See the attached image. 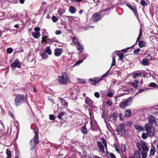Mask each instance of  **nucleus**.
Segmentation results:
<instances>
[{
  "label": "nucleus",
  "mask_w": 158,
  "mask_h": 158,
  "mask_svg": "<svg viewBox=\"0 0 158 158\" xmlns=\"http://www.w3.org/2000/svg\"><path fill=\"white\" fill-rule=\"evenodd\" d=\"M94 95L97 98H99L100 96L98 92H95L94 93Z\"/></svg>",
  "instance_id": "nucleus-56"
},
{
  "label": "nucleus",
  "mask_w": 158,
  "mask_h": 158,
  "mask_svg": "<svg viewBox=\"0 0 158 158\" xmlns=\"http://www.w3.org/2000/svg\"><path fill=\"white\" fill-rule=\"evenodd\" d=\"M6 154L7 156V157L6 158H11V152L10 150L9 149H7L6 151Z\"/></svg>",
  "instance_id": "nucleus-30"
},
{
  "label": "nucleus",
  "mask_w": 158,
  "mask_h": 158,
  "mask_svg": "<svg viewBox=\"0 0 158 158\" xmlns=\"http://www.w3.org/2000/svg\"><path fill=\"white\" fill-rule=\"evenodd\" d=\"M34 30L35 31V32H39L40 31V29L39 27H35Z\"/></svg>",
  "instance_id": "nucleus-54"
},
{
  "label": "nucleus",
  "mask_w": 158,
  "mask_h": 158,
  "mask_svg": "<svg viewBox=\"0 0 158 158\" xmlns=\"http://www.w3.org/2000/svg\"><path fill=\"white\" fill-rule=\"evenodd\" d=\"M149 86L150 87H157V85L154 83H151L149 84Z\"/></svg>",
  "instance_id": "nucleus-50"
},
{
  "label": "nucleus",
  "mask_w": 158,
  "mask_h": 158,
  "mask_svg": "<svg viewBox=\"0 0 158 158\" xmlns=\"http://www.w3.org/2000/svg\"><path fill=\"white\" fill-rule=\"evenodd\" d=\"M47 36L46 35H44L42 36V40H45L47 41V39H48L47 38Z\"/></svg>",
  "instance_id": "nucleus-63"
},
{
  "label": "nucleus",
  "mask_w": 158,
  "mask_h": 158,
  "mask_svg": "<svg viewBox=\"0 0 158 158\" xmlns=\"http://www.w3.org/2000/svg\"><path fill=\"white\" fill-rule=\"evenodd\" d=\"M118 114L116 113H114L112 114L109 117V120L112 122H115L116 121Z\"/></svg>",
  "instance_id": "nucleus-10"
},
{
  "label": "nucleus",
  "mask_w": 158,
  "mask_h": 158,
  "mask_svg": "<svg viewBox=\"0 0 158 158\" xmlns=\"http://www.w3.org/2000/svg\"><path fill=\"white\" fill-rule=\"evenodd\" d=\"M77 95L75 90H72L71 92V97L72 99L76 98Z\"/></svg>",
  "instance_id": "nucleus-21"
},
{
  "label": "nucleus",
  "mask_w": 158,
  "mask_h": 158,
  "mask_svg": "<svg viewBox=\"0 0 158 158\" xmlns=\"http://www.w3.org/2000/svg\"><path fill=\"white\" fill-rule=\"evenodd\" d=\"M46 6V3L45 2H43L42 3L40 8L42 9V10H43V9Z\"/></svg>",
  "instance_id": "nucleus-51"
},
{
  "label": "nucleus",
  "mask_w": 158,
  "mask_h": 158,
  "mask_svg": "<svg viewBox=\"0 0 158 158\" xmlns=\"http://www.w3.org/2000/svg\"><path fill=\"white\" fill-rule=\"evenodd\" d=\"M64 12V10L59 9L58 11V13L60 16H61L62 15Z\"/></svg>",
  "instance_id": "nucleus-46"
},
{
  "label": "nucleus",
  "mask_w": 158,
  "mask_h": 158,
  "mask_svg": "<svg viewBox=\"0 0 158 158\" xmlns=\"http://www.w3.org/2000/svg\"><path fill=\"white\" fill-rule=\"evenodd\" d=\"M113 94L111 92H108L107 95L108 97H112L113 96Z\"/></svg>",
  "instance_id": "nucleus-61"
},
{
  "label": "nucleus",
  "mask_w": 158,
  "mask_h": 158,
  "mask_svg": "<svg viewBox=\"0 0 158 158\" xmlns=\"http://www.w3.org/2000/svg\"><path fill=\"white\" fill-rule=\"evenodd\" d=\"M49 118L50 120H54L55 119V116L54 115L50 114L49 115Z\"/></svg>",
  "instance_id": "nucleus-53"
},
{
  "label": "nucleus",
  "mask_w": 158,
  "mask_h": 158,
  "mask_svg": "<svg viewBox=\"0 0 158 158\" xmlns=\"http://www.w3.org/2000/svg\"><path fill=\"white\" fill-rule=\"evenodd\" d=\"M85 102L86 104L90 106L92 105L93 103L92 100L88 97L85 98Z\"/></svg>",
  "instance_id": "nucleus-17"
},
{
  "label": "nucleus",
  "mask_w": 158,
  "mask_h": 158,
  "mask_svg": "<svg viewBox=\"0 0 158 158\" xmlns=\"http://www.w3.org/2000/svg\"><path fill=\"white\" fill-rule=\"evenodd\" d=\"M140 51V49L138 48L137 49H136L134 51V53L135 54H137Z\"/></svg>",
  "instance_id": "nucleus-58"
},
{
  "label": "nucleus",
  "mask_w": 158,
  "mask_h": 158,
  "mask_svg": "<svg viewBox=\"0 0 158 158\" xmlns=\"http://www.w3.org/2000/svg\"><path fill=\"white\" fill-rule=\"evenodd\" d=\"M110 156L111 158H116L115 155L112 153H110Z\"/></svg>",
  "instance_id": "nucleus-59"
},
{
  "label": "nucleus",
  "mask_w": 158,
  "mask_h": 158,
  "mask_svg": "<svg viewBox=\"0 0 158 158\" xmlns=\"http://www.w3.org/2000/svg\"><path fill=\"white\" fill-rule=\"evenodd\" d=\"M98 127V124L95 121L91 122V128L92 130L94 131L97 129Z\"/></svg>",
  "instance_id": "nucleus-16"
},
{
  "label": "nucleus",
  "mask_w": 158,
  "mask_h": 158,
  "mask_svg": "<svg viewBox=\"0 0 158 158\" xmlns=\"http://www.w3.org/2000/svg\"><path fill=\"white\" fill-rule=\"evenodd\" d=\"M34 132L35 133V136L32 139L30 142V144L32 147L31 149L34 148L39 143V132L38 129L37 127H35L34 129Z\"/></svg>",
  "instance_id": "nucleus-1"
},
{
  "label": "nucleus",
  "mask_w": 158,
  "mask_h": 158,
  "mask_svg": "<svg viewBox=\"0 0 158 158\" xmlns=\"http://www.w3.org/2000/svg\"><path fill=\"white\" fill-rule=\"evenodd\" d=\"M156 152V149L155 147L153 144L151 145V148L150 151V154L151 155L153 156L154 155Z\"/></svg>",
  "instance_id": "nucleus-20"
},
{
  "label": "nucleus",
  "mask_w": 158,
  "mask_h": 158,
  "mask_svg": "<svg viewBox=\"0 0 158 158\" xmlns=\"http://www.w3.org/2000/svg\"><path fill=\"white\" fill-rule=\"evenodd\" d=\"M13 50L11 48H9L7 49L6 52L8 54H10L13 52Z\"/></svg>",
  "instance_id": "nucleus-42"
},
{
  "label": "nucleus",
  "mask_w": 158,
  "mask_h": 158,
  "mask_svg": "<svg viewBox=\"0 0 158 158\" xmlns=\"http://www.w3.org/2000/svg\"><path fill=\"white\" fill-rule=\"evenodd\" d=\"M46 6V3L45 2H43L42 3L40 8L42 9V10H43V9Z\"/></svg>",
  "instance_id": "nucleus-52"
},
{
  "label": "nucleus",
  "mask_w": 158,
  "mask_h": 158,
  "mask_svg": "<svg viewBox=\"0 0 158 158\" xmlns=\"http://www.w3.org/2000/svg\"><path fill=\"white\" fill-rule=\"evenodd\" d=\"M62 50L61 48H57L55 49L54 55L57 56H60L62 53Z\"/></svg>",
  "instance_id": "nucleus-15"
},
{
  "label": "nucleus",
  "mask_w": 158,
  "mask_h": 158,
  "mask_svg": "<svg viewBox=\"0 0 158 158\" xmlns=\"http://www.w3.org/2000/svg\"><path fill=\"white\" fill-rule=\"evenodd\" d=\"M71 1H72L73 2H81L83 1V0H70Z\"/></svg>",
  "instance_id": "nucleus-62"
},
{
  "label": "nucleus",
  "mask_w": 158,
  "mask_h": 158,
  "mask_svg": "<svg viewBox=\"0 0 158 158\" xmlns=\"http://www.w3.org/2000/svg\"><path fill=\"white\" fill-rule=\"evenodd\" d=\"M61 33V32L60 30H57L55 31V34L57 35H59Z\"/></svg>",
  "instance_id": "nucleus-60"
},
{
  "label": "nucleus",
  "mask_w": 158,
  "mask_h": 158,
  "mask_svg": "<svg viewBox=\"0 0 158 158\" xmlns=\"http://www.w3.org/2000/svg\"><path fill=\"white\" fill-rule=\"evenodd\" d=\"M43 59H46L48 57V55L46 54L45 52H42L41 55Z\"/></svg>",
  "instance_id": "nucleus-33"
},
{
  "label": "nucleus",
  "mask_w": 158,
  "mask_h": 158,
  "mask_svg": "<svg viewBox=\"0 0 158 158\" xmlns=\"http://www.w3.org/2000/svg\"><path fill=\"white\" fill-rule=\"evenodd\" d=\"M45 51L46 53H47L49 55H50L52 54V52L50 48L49 47H46Z\"/></svg>",
  "instance_id": "nucleus-35"
},
{
  "label": "nucleus",
  "mask_w": 158,
  "mask_h": 158,
  "mask_svg": "<svg viewBox=\"0 0 158 158\" xmlns=\"http://www.w3.org/2000/svg\"><path fill=\"white\" fill-rule=\"evenodd\" d=\"M139 83V81L138 80H135L132 82L131 84L133 87L135 88H137L138 86V83Z\"/></svg>",
  "instance_id": "nucleus-24"
},
{
  "label": "nucleus",
  "mask_w": 158,
  "mask_h": 158,
  "mask_svg": "<svg viewBox=\"0 0 158 158\" xmlns=\"http://www.w3.org/2000/svg\"><path fill=\"white\" fill-rule=\"evenodd\" d=\"M109 73V71L108 70L107 72L105 74L102 75L100 78L95 77L93 79L90 78L89 81L91 82V84L93 85H96L101 80H103L104 78L108 75V74Z\"/></svg>",
  "instance_id": "nucleus-5"
},
{
  "label": "nucleus",
  "mask_w": 158,
  "mask_h": 158,
  "mask_svg": "<svg viewBox=\"0 0 158 158\" xmlns=\"http://www.w3.org/2000/svg\"><path fill=\"white\" fill-rule=\"evenodd\" d=\"M11 66L13 68L17 67L18 68L21 67V65L18 60H16L11 64Z\"/></svg>",
  "instance_id": "nucleus-14"
},
{
  "label": "nucleus",
  "mask_w": 158,
  "mask_h": 158,
  "mask_svg": "<svg viewBox=\"0 0 158 158\" xmlns=\"http://www.w3.org/2000/svg\"><path fill=\"white\" fill-rule=\"evenodd\" d=\"M120 150L122 153L124 154V153H126V148L125 145L123 144H121L120 145Z\"/></svg>",
  "instance_id": "nucleus-18"
},
{
  "label": "nucleus",
  "mask_w": 158,
  "mask_h": 158,
  "mask_svg": "<svg viewBox=\"0 0 158 158\" xmlns=\"http://www.w3.org/2000/svg\"><path fill=\"white\" fill-rule=\"evenodd\" d=\"M31 34L33 37L36 39L39 38L41 35V34L40 32H31Z\"/></svg>",
  "instance_id": "nucleus-19"
},
{
  "label": "nucleus",
  "mask_w": 158,
  "mask_h": 158,
  "mask_svg": "<svg viewBox=\"0 0 158 158\" xmlns=\"http://www.w3.org/2000/svg\"><path fill=\"white\" fill-rule=\"evenodd\" d=\"M93 21L94 22H96L102 19V16L98 13H94L92 16Z\"/></svg>",
  "instance_id": "nucleus-9"
},
{
  "label": "nucleus",
  "mask_w": 158,
  "mask_h": 158,
  "mask_svg": "<svg viewBox=\"0 0 158 158\" xmlns=\"http://www.w3.org/2000/svg\"><path fill=\"white\" fill-rule=\"evenodd\" d=\"M4 13L3 12H0V20L3 19L5 18Z\"/></svg>",
  "instance_id": "nucleus-48"
},
{
  "label": "nucleus",
  "mask_w": 158,
  "mask_h": 158,
  "mask_svg": "<svg viewBox=\"0 0 158 158\" xmlns=\"http://www.w3.org/2000/svg\"><path fill=\"white\" fill-rule=\"evenodd\" d=\"M58 80L60 83L62 84H67L69 81L67 73L65 72L63 73L61 76L58 77Z\"/></svg>",
  "instance_id": "nucleus-6"
},
{
  "label": "nucleus",
  "mask_w": 158,
  "mask_h": 158,
  "mask_svg": "<svg viewBox=\"0 0 158 158\" xmlns=\"http://www.w3.org/2000/svg\"><path fill=\"white\" fill-rule=\"evenodd\" d=\"M83 61V60H79L78 61H77L75 64L74 65V66H75L76 65H78V64H80L81 63H82Z\"/></svg>",
  "instance_id": "nucleus-57"
},
{
  "label": "nucleus",
  "mask_w": 158,
  "mask_h": 158,
  "mask_svg": "<svg viewBox=\"0 0 158 158\" xmlns=\"http://www.w3.org/2000/svg\"><path fill=\"white\" fill-rule=\"evenodd\" d=\"M126 113L125 116H129L131 115V110L130 109H127L126 111Z\"/></svg>",
  "instance_id": "nucleus-29"
},
{
  "label": "nucleus",
  "mask_w": 158,
  "mask_h": 158,
  "mask_svg": "<svg viewBox=\"0 0 158 158\" xmlns=\"http://www.w3.org/2000/svg\"><path fill=\"white\" fill-rule=\"evenodd\" d=\"M13 17L15 18V21H17L18 20V14L16 13L15 14H14L13 15Z\"/></svg>",
  "instance_id": "nucleus-55"
},
{
  "label": "nucleus",
  "mask_w": 158,
  "mask_h": 158,
  "mask_svg": "<svg viewBox=\"0 0 158 158\" xmlns=\"http://www.w3.org/2000/svg\"><path fill=\"white\" fill-rule=\"evenodd\" d=\"M65 113L64 112L60 113L58 115V118L60 119H62V117L63 116Z\"/></svg>",
  "instance_id": "nucleus-37"
},
{
  "label": "nucleus",
  "mask_w": 158,
  "mask_h": 158,
  "mask_svg": "<svg viewBox=\"0 0 158 158\" xmlns=\"http://www.w3.org/2000/svg\"><path fill=\"white\" fill-rule=\"evenodd\" d=\"M81 131L84 135H86L87 134V129L85 126L81 129Z\"/></svg>",
  "instance_id": "nucleus-31"
},
{
  "label": "nucleus",
  "mask_w": 158,
  "mask_h": 158,
  "mask_svg": "<svg viewBox=\"0 0 158 158\" xmlns=\"http://www.w3.org/2000/svg\"><path fill=\"white\" fill-rule=\"evenodd\" d=\"M140 4L144 6L147 5V3L144 0H141V1Z\"/></svg>",
  "instance_id": "nucleus-45"
},
{
  "label": "nucleus",
  "mask_w": 158,
  "mask_h": 158,
  "mask_svg": "<svg viewBox=\"0 0 158 158\" xmlns=\"http://www.w3.org/2000/svg\"><path fill=\"white\" fill-rule=\"evenodd\" d=\"M137 146L138 149L139 150H143V151H148V150L145 143L143 141H140V142L137 143Z\"/></svg>",
  "instance_id": "nucleus-7"
},
{
  "label": "nucleus",
  "mask_w": 158,
  "mask_h": 158,
  "mask_svg": "<svg viewBox=\"0 0 158 158\" xmlns=\"http://www.w3.org/2000/svg\"><path fill=\"white\" fill-rule=\"evenodd\" d=\"M126 5L133 12L135 16L137 15V11L136 10V8L135 6L129 4H127Z\"/></svg>",
  "instance_id": "nucleus-11"
},
{
  "label": "nucleus",
  "mask_w": 158,
  "mask_h": 158,
  "mask_svg": "<svg viewBox=\"0 0 158 158\" xmlns=\"http://www.w3.org/2000/svg\"><path fill=\"white\" fill-rule=\"evenodd\" d=\"M73 41L74 43L77 44H80L78 39H77L75 37H73Z\"/></svg>",
  "instance_id": "nucleus-41"
},
{
  "label": "nucleus",
  "mask_w": 158,
  "mask_h": 158,
  "mask_svg": "<svg viewBox=\"0 0 158 158\" xmlns=\"http://www.w3.org/2000/svg\"><path fill=\"white\" fill-rule=\"evenodd\" d=\"M146 43L143 41H139V46L140 48H142L145 46Z\"/></svg>",
  "instance_id": "nucleus-26"
},
{
  "label": "nucleus",
  "mask_w": 158,
  "mask_h": 158,
  "mask_svg": "<svg viewBox=\"0 0 158 158\" xmlns=\"http://www.w3.org/2000/svg\"><path fill=\"white\" fill-rule=\"evenodd\" d=\"M52 21L54 23L56 22L58 20V19L54 15L52 17Z\"/></svg>",
  "instance_id": "nucleus-44"
},
{
  "label": "nucleus",
  "mask_w": 158,
  "mask_h": 158,
  "mask_svg": "<svg viewBox=\"0 0 158 158\" xmlns=\"http://www.w3.org/2000/svg\"><path fill=\"white\" fill-rule=\"evenodd\" d=\"M59 99L61 105L63 106L64 108H66L67 107L68 103L63 98H59Z\"/></svg>",
  "instance_id": "nucleus-13"
},
{
  "label": "nucleus",
  "mask_w": 158,
  "mask_h": 158,
  "mask_svg": "<svg viewBox=\"0 0 158 158\" xmlns=\"http://www.w3.org/2000/svg\"><path fill=\"white\" fill-rule=\"evenodd\" d=\"M101 139L102 141V143L99 141H97V144L98 148L102 152L104 153L105 152L104 150L105 148L107 150V144L105 139L104 138H102Z\"/></svg>",
  "instance_id": "nucleus-4"
},
{
  "label": "nucleus",
  "mask_w": 158,
  "mask_h": 158,
  "mask_svg": "<svg viewBox=\"0 0 158 158\" xmlns=\"http://www.w3.org/2000/svg\"><path fill=\"white\" fill-rule=\"evenodd\" d=\"M77 47L78 50L80 51V52H82V50H83V47L81 44H78Z\"/></svg>",
  "instance_id": "nucleus-25"
},
{
  "label": "nucleus",
  "mask_w": 158,
  "mask_h": 158,
  "mask_svg": "<svg viewBox=\"0 0 158 158\" xmlns=\"http://www.w3.org/2000/svg\"><path fill=\"white\" fill-rule=\"evenodd\" d=\"M76 10L73 6H70L69 8V11L72 14H74L76 12Z\"/></svg>",
  "instance_id": "nucleus-23"
},
{
  "label": "nucleus",
  "mask_w": 158,
  "mask_h": 158,
  "mask_svg": "<svg viewBox=\"0 0 158 158\" xmlns=\"http://www.w3.org/2000/svg\"><path fill=\"white\" fill-rule=\"evenodd\" d=\"M135 128L138 131H144V129L141 126L139 125H136L135 126Z\"/></svg>",
  "instance_id": "nucleus-22"
},
{
  "label": "nucleus",
  "mask_w": 158,
  "mask_h": 158,
  "mask_svg": "<svg viewBox=\"0 0 158 158\" xmlns=\"http://www.w3.org/2000/svg\"><path fill=\"white\" fill-rule=\"evenodd\" d=\"M132 101V98L130 97L127 99L121 102L120 105L121 107L123 108L131 104Z\"/></svg>",
  "instance_id": "nucleus-8"
},
{
  "label": "nucleus",
  "mask_w": 158,
  "mask_h": 158,
  "mask_svg": "<svg viewBox=\"0 0 158 158\" xmlns=\"http://www.w3.org/2000/svg\"><path fill=\"white\" fill-rule=\"evenodd\" d=\"M148 151H144L142 152V157L143 158H146L147 156V152Z\"/></svg>",
  "instance_id": "nucleus-38"
},
{
  "label": "nucleus",
  "mask_w": 158,
  "mask_h": 158,
  "mask_svg": "<svg viewBox=\"0 0 158 158\" xmlns=\"http://www.w3.org/2000/svg\"><path fill=\"white\" fill-rule=\"evenodd\" d=\"M116 151L119 154H121L122 153L121 150H120L118 148H115Z\"/></svg>",
  "instance_id": "nucleus-64"
},
{
  "label": "nucleus",
  "mask_w": 158,
  "mask_h": 158,
  "mask_svg": "<svg viewBox=\"0 0 158 158\" xmlns=\"http://www.w3.org/2000/svg\"><path fill=\"white\" fill-rule=\"evenodd\" d=\"M142 63L144 65L148 66L149 64L148 59L146 58L142 60Z\"/></svg>",
  "instance_id": "nucleus-27"
},
{
  "label": "nucleus",
  "mask_w": 158,
  "mask_h": 158,
  "mask_svg": "<svg viewBox=\"0 0 158 158\" xmlns=\"http://www.w3.org/2000/svg\"><path fill=\"white\" fill-rule=\"evenodd\" d=\"M148 135L147 133H143L142 134V137L143 139H145L148 137Z\"/></svg>",
  "instance_id": "nucleus-47"
},
{
  "label": "nucleus",
  "mask_w": 158,
  "mask_h": 158,
  "mask_svg": "<svg viewBox=\"0 0 158 158\" xmlns=\"http://www.w3.org/2000/svg\"><path fill=\"white\" fill-rule=\"evenodd\" d=\"M78 81L81 83H85V81L84 80L82 79L77 78Z\"/></svg>",
  "instance_id": "nucleus-43"
},
{
  "label": "nucleus",
  "mask_w": 158,
  "mask_h": 158,
  "mask_svg": "<svg viewBox=\"0 0 158 158\" xmlns=\"http://www.w3.org/2000/svg\"><path fill=\"white\" fill-rule=\"evenodd\" d=\"M141 75V73L139 72H137L134 73L133 74V77L134 78H135L136 77L140 76Z\"/></svg>",
  "instance_id": "nucleus-36"
},
{
  "label": "nucleus",
  "mask_w": 158,
  "mask_h": 158,
  "mask_svg": "<svg viewBox=\"0 0 158 158\" xmlns=\"http://www.w3.org/2000/svg\"><path fill=\"white\" fill-rule=\"evenodd\" d=\"M135 156L136 158H140L139 152V151H135L134 152Z\"/></svg>",
  "instance_id": "nucleus-28"
},
{
  "label": "nucleus",
  "mask_w": 158,
  "mask_h": 158,
  "mask_svg": "<svg viewBox=\"0 0 158 158\" xmlns=\"http://www.w3.org/2000/svg\"><path fill=\"white\" fill-rule=\"evenodd\" d=\"M88 56V55L87 54H82V55L81 56V58L83 59L82 60H85L86 57Z\"/></svg>",
  "instance_id": "nucleus-49"
},
{
  "label": "nucleus",
  "mask_w": 158,
  "mask_h": 158,
  "mask_svg": "<svg viewBox=\"0 0 158 158\" xmlns=\"http://www.w3.org/2000/svg\"><path fill=\"white\" fill-rule=\"evenodd\" d=\"M142 30L141 28H140L139 29V32L138 37L137 39V40L136 41V42H138V40H139L141 39V37L142 36Z\"/></svg>",
  "instance_id": "nucleus-34"
},
{
  "label": "nucleus",
  "mask_w": 158,
  "mask_h": 158,
  "mask_svg": "<svg viewBox=\"0 0 158 158\" xmlns=\"http://www.w3.org/2000/svg\"><path fill=\"white\" fill-rule=\"evenodd\" d=\"M112 60H112V63H111V65L110 68V69L109 70V71H110V70L111 69V68L112 67H113V66H114L115 64H116L115 59L114 57H113L112 58Z\"/></svg>",
  "instance_id": "nucleus-40"
},
{
  "label": "nucleus",
  "mask_w": 158,
  "mask_h": 158,
  "mask_svg": "<svg viewBox=\"0 0 158 158\" xmlns=\"http://www.w3.org/2000/svg\"><path fill=\"white\" fill-rule=\"evenodd\" d=\"M118 56L119 57V59L121 60H123L124 57L123 54V53H118L117 54Z\"/></svg>",
  "instance_id": "nucleus-39"
},
{
  "label": "nucleus",
  "mask_w": 158,
  "mask_h": 158,
  "mask_svg": "<svg viewBox=\"0 0 158 158\" xmlns=\"http://www.w3.org/2000/svg\"><path fill=\"white\" fill-rule=\"evenodd\" d=\"M145 130L147 133L150 136H153L155 133L154 127L149 123H146L144 126Z\"/></svg>",
  "instance_id": "nucleus-3"
},
{
  "label": "nucleus",
  "mask_w": 158,
  "mask_h": 158,
  "mask_svg": "<svg viewBox=\"0 0 158 158\" xmlns=\"http://www.w3.org/2000/svg\"><path fill=\"white\" fill-rule=\"evenodd\" d=\"M148 121L149 123H148L150 124H151V125L156 123L155 118L154 117L151 115L149 116L148 117Z\"/></svg>",
  "instance_id": "nucleus-12"
},
{
  "label": "nucleus",
  "mask_w": 158,
  "mask_h": 158,
  "mask_svg": "<svg viewBox=\"0 0 158 158\" xmlns=\"http://www.w3.org/2000/svg\"><path fill=\"white\" fill-rule=\"evenodd\" d=\"M47 41L48 42H51L52 43L58 42V41H57V40L55 38H52V39H47Z\"/></svg>",
  "instance_id": "nucleus-32"
},
{
  "label": "nucleus",
  "mask_w": 158,
  "mask_h": 158,
  "mask_svg": "<svg viewBox=\"0 0 158 158\" xmlns=\"http://www.w3.org/2000/svg\"><path fill=\"white\" fill-rule=\"evenodd\" d=\"M27 95L25 96L22 94H19L16 96L15 99V105L18 106L26 101L27 99Z\"/></svg>",
  "instance_id": "nucleus-2"
}]
</instances>
